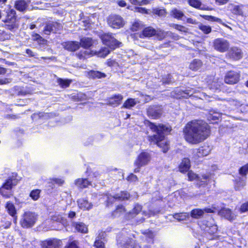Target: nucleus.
I'll list each match as a JSON object with an SVG mask.
<instances>
[{"mask_svg":"<svg viewBox=\"0 0 248 248\" xmlns=\"http://www.w3.org/2000/svg\"><path fill=\"white\" fill-rule=\"evenodd\" d=\"M183 132L186 141L190 144H197L209 136L210 127L203 121L192 120L185 125Z\"/></svg>","mask_w":248,"mask_h":248,"instance_id":"nucleus-1","label":"nucleus"},{"mask_svg":"<svg viewBox=\"0 0 248 248\" xmlns=\"http://www.w3.org/2000/svg\"><path fill=\"white\" fill-rule=\"evenodd\" d=\"M146 124L153 132H155L157 134L148 136L147 140L150 144L153 143L157 145L163 153H167L170 149L169 141H164L165 136L170 134L172 130L170 126L159 124L156 125L154 123L146 121Z\"/></svg>","mask_w":248,"mask_h":248,"instance_id":"nucleus-2","label":"nucleus"},{"mask_svg":"<svg viewBox=\"0 0 248 248\" xmlns=\"http://www.w3.org/2000/svg\"><path fill=\"white\" fill-rule=\"evenodd\" d=\"M5 13V18L2 21L5 23L4 27L7 30L14 31L19 27L16 11L14 9L9 8Z\"/></svg>","mask_w":248,"mask_h":248,"instance_id":"nucleus-3","label":"nucleus"},{"mask_svg":"<svg viewBox=\"0 0 248 248\" xmlns=\"http://www.w3.org/2000/svg\"><path fill=\"white\" fill-rule=\"evenodd\" d=\"M18 183V180L13 176L9 177L0 187V194L5 198L13 196L12 189Z\"/></svg>","mask_w":248,"mask_h":248,"instance_id":"nucleus-4","label":"nucleus"},{"mask_svg":"<svg viewBox=\"0 0 248 248\" xmlns=\"http://www.w3.org/2000/svg\"><path fill=\"white\" fill-rule=\"evenodd\" d=\"M37 220V215L32 212L26 211L23 213L20 224L23 228H29L35 224Z\"/></svg>","mask_w":248,"mask_h":248,"instance_id":"nucleus-5","label":"nucleus"},{"mask_svg":"<svg viewBox=\"0 0 248 248\" xmlns=\"http://www.w3.org/2000/svg\"><path fill=\"white\" fill-rule=\"evenodd\" d=\"M150 160L151 155L148 152H141L140 153L134 162V165L136 167L133 170L134 172H139L141 167L147 165Z\"/></svg>","mask_w":248,"mask_h":248,"instance_id":"nucleus-6","label":"nucleus"},{"mask_svg":"<svg viewBox=\"0 0 248 248\" xmlns=\"http://www.w3.org/2000/svg\"><path fill=\"white\" fill-rule=\"evenodd\" d=\"M100 38L104 45L113 50L119 47L121 44L113 37L112 33H103L100 35Z\"/></svg>","mask_w":248,"mask_h":248,"instance_id":"nucleus-7","label":"nucleus"},{"mask_svg":"<svg viewBox=\"0 0 248 248\" xmlns=\"http://www.w3.org/2000/svg\"><path fill=\"white\" fill-rule=\"evenodd\" d=\"M62 29L63 25L59 20L48 21L46 23L43 32L45 34L50 35L51 33H59Z\"/></svg>","mask_w":248,"mask_h":248,"instance_id":"nucleus-8","label":"nucleus"},{"mask_svg":"<svg viewBox=\"0 0 248 248\" xmlns=\"http://www.w3.org/2000/svg\"><path fill=\"white\" fill-rule=\"evenodd\" d=\"M163 111V108L161 105H151L147 108L146 114L151 119H158L161 117Z\"/></svg>","mask_w":248,"mask_h":248,"instance_id":"nucleus-9","label":"nucleus"},{"mask_svg":"<svg viewBox=\"0 0 248 248\" xmlns=\"http://www.w3.org/2000/svg\"><path fill=\"white\" fill-rule=\"evenodd\" d=\"M241 77L240 72H237L234 70L228 71L224 77V82L228 85H234L237 84Z\"/></svg>","mask_w":248,"mask_h":248,"instance_id":"nucleus-10","label":"nucleus"},{"mask_svg":"<svg viewBox=\"0 0 248 248\" xmlns=\"http://www.w3.org/2000/svg\"><path fill=\"white\" fill-rule=\"evenodd\" d=\"M107 22L109 27L114 29L123 28L124 25L123 18L118 15H110L107 18Z\"/></svg>","mask_w":248,"mask_h":248,"instance_id":"nucleus-11","label":"nucleus"},{"mask_svg":"<svg viewBox=\"0 0 248 248\" xmlns=\"http://www.w3.org/2000/svg\"><path fill=\"white\" fill-rule=\"evenodd\" d=\"M243 52L242 50L237 46H232L229 48L226 57L227 59H231L232 61H239L243 58Z\"/></svg>","mask_w":248,"mask_h":248,"instance_id":"nucleus-12","label":"nucleus"},{"mask_svg":"<svg viewBox=\"0 0 248 248\" xmlns=\"http://www.w3.org/2000/svg\"><path fill=\"white\" fill-rule=\"evenodd\" d=\"M213 46L215 50L223 53L228 51L230 44L228 40L222 38H218L213 41Z\"/></svg>","mask_w":248,"mask_h":248,"instance_id":"nucleus-13","label":"nucleus"},{"mask_svg":"<svg viewBox=\"0 0 248 248\" xmlns=\"http://www.w3.org/2000/svg\"><path fill=\"white\" fill-rule=\"evenodd\" d=\"M127 212V209L125 206L122 204H119L115 206V209L110 213L109 217L114 219L124 215L125 218V215Z\"/></svg>","mask_w":248,"mask_h":248,"instance_id":"nucleus-14","label":"nucleus"},{"mask_svg":"<svg viewBox=\"0 0 248 248\" xmlns=\"http://www.w3.org/2000/svg\"><path fill=\"white\" fill-rule=\"evenodd\" d=\"M62 241L61 240L50 238L46 239L42 242V248H60Z\"/></svg>","mask_w":248,"mask_h":248,"instance_id":"nucleus-15","label":"nucleus"},{"mask_svg":"<svg viewBox=\"0 0 248 248\" xmlns=\"http://www.w3.org/2000/svg\"><path fill=\"white\" fill-rule=\"evenodd\" d=\"M123 99L121 94H115L107 99V104L113 107L119 106Z\"/></svg>","mask_w":248,"mask_h":248,"instance_id":"nucleus-16","label":"nucleus"},{"mask_svg":"<svg viewBox=\"0 0 248 248\" xmlns=\"http://www.w3.org/2000/svg\"><path fill=\"white\" fill-rule=\"evenodd\" d=\"M142 206L138 203L135 204L131 210L127 212L125 215V219L130 220L136 217L142 210Z\"/></svg>","mask_w":248,"mask_h":248,"instance_id":"nucleus-17","label":"nucleus"},{"mask_svg":"<svg viewBox=\"0 0 248 248\" xmlns=\"http://www.w3.org/2000/svg\"><path fill=\"white\" fill-rule=\"evenodd\" d=\"M156 30L152 26H148L143 28L139 34L140 38H150L155 35Z\"/></svg>","mask_w":248,"mask_h":248,"instance_id":"nucleus-18","label":"nucleus"},{"mask_svg":"<svg viewBox=\"0 0 248 248\" xmlns=\"http://www.w3.org/2000/svg\"><path fill=\"white\" fill-rule=\"evenodd\" d=\"M210 152V149L208 146L203 145L200 146L197 149L196 152L194 155L195 159H198L208 155Z\"/></svg>","mask_w":248,"mask_h":248,"instance_id":"nucleus-19","label":"nucleus"},{"mask_svg":"<svg viewBox=\"0 0 248 248\" xmlns=\"http://www.w3.org/2000/svg\"><path fill=\"white\" fill-rule=\"evenodd\" d=\"M62 46L68 51L75 52L80 48V43L77 41H69L63 42Z\"/></svg>","mask_w":248,"mask_h":248,"instance_id":"nucleus-20","label":"nucleus"},{"mask_svg":"<svg viewBox=\"0 0 248 248\" xmlns=\"http://www.w3.org/2000/svg\"><path fill=\"white\" fill-rule=\"evenodd\" d=\"M112 197L115 201L123 202L129 200L131 195L127 191L122 190L119 193H115Z\"/></svg>","mask_w":248,"mask_h":248,"instance_id":"nucleus-21","label":"nucleus"},{"mask_svg":"<svg viewBox=\"0 0 248 248\" xmlns=\"http://www.w3.org/2000/svg\"><path fill=\"white\" fill-rule=\"evenodd\" d=\"M75 185L79 189H84L92 185V181L88 178H78L75 180Z\"/></svg>","mask_w":248,"mask_h":248,"instance_id":"nucleus-22","label":"nucleus"},{"mask_svg":"<svg viewBox=\"0 0 248 248\" xmlns=\"http://www.w3.org/2000/svg\"><path fill=\"white\" fill-rule=\"evenodd\" d=\"M31 94V91L24 87L15 86L13 88V94L15 96H25Z\"/></svg>","mask_w":248,"mask_h":248,"instance_id":"nucleus-23","label":"nucleus"},{"mask_svg":"<svg viewBox=\"0 0 248 248\" xmlns=\"http://www.w3.org/2000/svg\"><path fill=\"white\" fill-rule=\"evenodd\" d=\"M6 208L8 213L14 218V222L16 224L17 219V211L16 207L13 202H7L6 204Z\"/></svg>","mask_w":248,"mask_h":248,"instance_id":"nucleus-24","label":"nucleus"},{"mask_svg":"<svg viewBox=\"0 0 248 248\" xmlns=\"http://www.w3.org/2000/svg\"><path fill=\"white\" fill-rule=\"evenodd\" d=\"M191 167L190 161L188 158L185 157L183 158L182 161L179 165V170L180 172L185 173L190 169Z\"/></svg>","mask_w":248,"mask_h":248,"instance_id":"nucleus-25","label":"nucleus"},{"mask_svg":"<svg viewBox=\"0 0 248 248\" xmlns=\"http://www.w3.org/2000/svg\"><path fill=\"white\" fill-rule=\"evenodd\" d=\"M218 214L230 221H232L234 219V216L233 215L232 212L229 208H221L218 211Z\"/></svg>","mask_w":248,"mask_h":248,"instance_id":"nucleus-26","label":"nucleus"},{"mask_svg":"<svg viewBox=\"0 0 248 248\" xmlns=\"http://www.w3.org/2000/svg\"><path fill=\"white\" fill-rule=\"evenodd\" d=\"M218 231V227L216 224H212L207 227L205 231V234L209 237V239H214L217 236Z\"/></svg>","mask_w":248,"mask_h":248,"instance_id":"nucleus-27","label":"nucleus"},{"mask_svg":"<svg viewBox=\"0 0 248 248\" xmlns=\"http://www.w3.org/2000/svg\"><path fill=\"white\" fill-rule=\"evenodd\" d=\"M79 208L85 211L89 210L93 208V205L91 202H88L87 199L81 198L77 201Z\"/></svg>","mask_w":248,"mask_h":248,"instance_id":"nucleus-28","label":"nucleus"},{"mask_svg":"<svg viewBox=\"0 0 248 248\" xmlns=\"http://www.w3.org/2000/svg\"><path fill=\"white\" fill-rule=\"evenodd\" d=\"M203 66V62L199 59H193L190 63L188 68L192 71H198L202 68Z\"/></svg>","mask_w":248,"mask_h":248,"instance_id":"nucleus-29","label":"nucleus"},{"mask_svg":"<svg viewBox=\"0 0 248 248\" xmlns=\"http://www.w3.org/2000/svg\"><path fill=\"white\" fill-rule=\"evenodd\" d=\"M87 76L90 79H95L105 78L107 75L99 71L91 70L87 72Z\"/></svg>","mask_w":248,"mask_h":248,"instance_id":"nucleus-30","label":"nucleus"},{"mask_svg":"<svg viewBox=\"0 0 248 248\" xmlns=\"http://www.w3.org/2000/svg\"><path fill=\"white\" fill-rule=\"evenodd\" d=\"M122 248H139L138 242L132 237H128L122 245Z\"/></svg>","mask_w":248,"mask_h":248,"instance_id":"nucleus-31","label":"nucleus"},{"mask_svg":"<svg viewBox=\"0 0 248 248\" xmlns=\"http://www.w3.org/2000/svg\"><path fill=\"white\" fill-rule=\"evenodd\" d=\"M28 7V4L25 0H17L15 2L14 7L19 12H25Z\"/></svg>","mask_w":248,"mask_h":248,"instance_id":"nucleus-32","label":"nucleus"},{"mask_svg":"<svg viewBox=\"0 0 248 248\" xmlns=\"http://www.w3.org/2000/svg\"><path fill=\"white\" fill-rule=\"evenodd\" d=\"M72 226L79 232L86 233L88 232L87 226L83 222H74L72 223Z\"/></svg>","mask_w":248,"mask_h":248,"instance_id":"nucleus-33","label":"nucleus"},{"mask_svg":"<svg viewBox=\"0 0 248 248\" xmlns=\"http://www.w3.org/2000/svg\"><path fill=\"white\" fill-rule=\"evenodd\" d=\"M80 46H81L85 49H89L93 44V40L92 38L85 37L80 39Z\"/></svg>","mask_w":248,"mask_h":248,"instance_id":"nucleus-34","label":"nucleus"},{"mask_svg":"<svg viewBox=\"0 0 248 248\" xmlns=\"http://www.w3.org/2000/svg\"><path fill=\"white\" fill-rule=\"evenodd\" d=\"M58 84L62 88H67L69 87L72 80L70 79H63L62 78H58L56 80Z\"/></svg>","mask_w":248,"mask_h":248,"instance_id":"nucleus-35","label":"nucleus"},{"mask_svg":"<svg viewBox=\"0 0 248 248\" xmlns=\"http://www.w3.org/2000/svg\"><path fill=\"white\" fill-rule=\"evenodd\" d=\"M190 216L195 219L201 218L204 214V211L201 208H195L190 212Z\"/></svg>","mask_w":248,"mask_h":248,"instance_id":"nucleus-36","label":"nucleus"},{"mask_svg":"<svg viewBox=\"0 0 248 248\" xmlns=\"http://www.w3.org/2000/svg\"><path fill=\"white\" fill-rule=\"evenodd\" d=\"M137 104L135 99L129 98L127 99L122 105V108H130L135 106Z\"/></svg>","mask_w":248,"mask_h":248,"instance_id":"nucleus-37","label":"nucleus"},{"mask_svg":"<svg viewBox=\"0 0 248 248\" xmlns=\"http://www.w3.org/2000/svg\"><path fill=\"white\" fill-rule=\"evenodd\" d=\"M198 29L205 34H209L212 31V28L210 26L205 25L202 23L199 24Z\"/></svg>","mask_w":248,"mask_h":248,"instance_id":"nucleus-38","label":"nucleus"},{"mask_svg":"<svg viewBox=\"0 0 248 248\" xmlns=\"http://www.w3.org/2000/svg\"><path fill=\"white\" fill-rule=\"evenodd\" d=\"M170 15L173 18L177 19H181L183 16H184L183 12L180 10L174 8L170 11Z\"/></svg>","mask_w":248,"mask_h":248,"instance_id":"nucleus-39","label":"nucleus"},{"mask_svg":"<svg viewBox=\"0 0 248 248\" xmlns=\"http://www.w3.org/2000/svg\"><path fill=\"white\" fill-rule=\"evenodd\" d=\"M243 7V5H235L231 10L232 13L236 16H243V12L242 8Z\"/></svg>","mask_w":248,"mask_h":248,"instance_id":"nucleus-40","label":"nucleus"},{"mask_svg":"<svg viewBox=\"0 0 248 248\" xmlns=\"http://www.w3.org/2000/svg\"><path fill=\"white\" fill-rule=\"evenodd\" d=\"M238 173L245 179L248 174V163L241 166L238 170Z\"/></svg>","mask_w":248,"mask_h":248,"instance_id":"nucleus-41","label":"nucleus"},{"mask_svg":"<svg viewBox=\"0 0 248 248\" xmlns=\"http://www.w3.org/2000/svg\"><path fill=\"white\" fill-rule=\"evenodd\" d=\"M41 190L39 189L32 190L30 193V197L33 201H37L40 197Z\"/></svg>","mask_w":248,"mask_h":248,"instance_id":"nucleus-42","label":"nucleus"},{"mask_svg":"<svg viewBox=\"0 0 248 248\" xmlns=\"http://www.w3.org/2000/svg\"><path fill=\"white\" fill-rule=\"evenodd\" d=\"M36 115L39 118H44L46 119H49L54 115V113H48L45 112H39L38 113H37Z\"/></svg>","mask_w":248,"mask_h":248,"instance_id":"nucleus-43","label":"nucleus"},{"mask_svg":"<svg viewBox=\"0 0 248 248\" xmlns=\"http://www.w3.org/2000/svg\"><path fill=\"white\" fill-rule=\"evenodd\" d=\"M202 16L203 18L208 21L217 22L219 23H222V20L220 18L212 16L203 15Z\"/></svg>","mask_w":248,"mask_h":248,"instance_id":"nucleus-44","label":"nucleus"},{"mask_svg":"<svg viewBox=\"0 0 248 248\" xmlns=\"http://www.w3.org/2000/svg\"><path fill=\"white\" fill-rule=\"evenodd\" d=\"M187 2L190 6L197 9H201L202 2L200 0H188Z\"/></svg>","mask_w":248,"mask_h":248,"instance_id":"nucleus-45","label":"nucleus"},{"mask_svg":"<svg viewBox=\"0 0 248 248\" xmlns=\"http://www.w3.org/2000/svg\"><path fill=\"white\" fill-rule=\"evenodd\" d=\"M171 27L174 29L181 32L186 33L188 32V29L184 26L177 24H173Z\"/></svg>","mask_w":248,"mask_h":248,"instance_id":"nucleus-46","label":"nucleus"},{"mask_svg":"<svg viewBox=\"0 0 248 248\" xmlns=\"http://www.w3.org/2000/svg\"><path fill=\"white\" fill-rule=\"evenodd\" d=\"M233 182L235 186L241 187L245 185V180H243L242 178L238 177L233 180Z\"/></svg>","mask_w":248,"mask_h":248,"instance_id":"nucleus-47","label":"nucleus"},{"mask_svg":"<svg viewBox=\"0 0 248 248\" xmlns=\"http://www.w3.org/2000/svg\"><path fill=\"white\" fill-rule=\"evenodd\" d=\"M141 233L143 234L147 239H153L154 238V234L153 231L149 229H147L141 232Z\"/></svg>","mask_w":248,"mask_h":248,"instance_id":"nucleus-48","label":"nucleus"},{"mask_svg":"<svg viewBox=\"0 0 248 248\" xmlns=\"http://www.w3.org/2000/svg\"><path fill=\"white\" fill-rule=\"evenodd\" d=\"M152 13L154 15L160 16L165 15L166 11L165 9H160L158 8H155L153 9Z\"/></svg>","mask_w":248,"mask_h":248,"instance_id":"nucleus-49","label":"nucleus"},{"mask_svg":"<svg viewBox=\"0 0 248 248\" xmlns=\"http://www.w3.org/2000/svg\"><path fill=\"white\" fill-rule=\"evenodd\" d=\"M187 174L188 177V180L189 181H193L195 180H197L199 176L197 174L193 172L192 170H188Z\"/></svg>","mask_w":248,"mask_h":248,"instance_id":"nucleus-50","label":"nucleus"},{"mask_svg":"<svg viewBox=\"0 0 248 248\" xmlns=\"http://www.w3.org/2000/svg\"><path fill=\"white\" fill-rule=\"evenodd\" d=\"M93 246L95 248H106L105 243L99 239L95 240Z\"/></svg>","mask_w":248,"mask_h":248,"instance_id":"nucleus-51","label":"nucleus"},{"mask_svg":"<svg viewBox=\"0 0 248 248\" xmlns=\"http://www.w3.org/2000/svg\"><path fill=\"white\" fill-rule=\"evenodd\" d=\"M126 179L128 182L130 183L136 182L138 181L139 180L137 176L133 173H130L129 174V175L126 178Z\"/></svg>","mask_w":248,"mask_h":248,"instance_id":"nucleus-52","label":"nucleus"},{"mask_svg":"<svg viewBox=\"0 0 248 248\" xmlns=\"http://www.w3.org/2000/svg\"><path fill=\"white\" fill-rule=\"evenodd\" d=\"M135 12L142 14H149V10L145 7H135Z\"/></svg>","mask_w":248,"mask_h":248,"instance_id":"nucleus-53","label":"nucleus"},{"mask_svg":"<svg viewBox=\"0 0 248 248\" xmlns=\"http://www.w3.org/2000/svg\"><path fill=\"white\" fill-rule=\"evenodd\" d=\"M239 211L241 213L248 212V201L241 204Z\"/></svg>","mask_w":248,"mask_h":248,"instance_id":"nucleus-54","label":"nucleus"},{"mask_svg":"<svg viewBox=\"0 0 248 248\" xmlns=\"http://www.w3.org/2000/svg\"><path fill=\"white\" fill-rule=\"evenodd\" d=\"M106 64L108 66L113 67L114 66H118V63L115 60L112 59H108L106 62Z\"/></svg>","mask_w":248,"mask_h":248,"instance_id":"nucleus-55","label":"nucleus"},{"mask_svg":"<svg viewBox=\"0 0 248 248\" xmlns=\"http://www.w3.org/2000/svg\"><path fill=\"white\" fill-rule=\"evenodd\" d=\"M220 83H219L217 81L213 80L210 85V88L215 89V90H218L220 88Z\"/></svg>","mask_w":248,"mask_h":248,"instance_id":"nucleus-56","label":"nucleus"},{"mask_svg":"<svg viewBox=\"0 0 248 248\" xmlns=\"http://www.w3.org/2000/svg\"><path fill=\"white\" fill-rule=\"evenodd\" d=\"M31 37H32L33 40L35 41L45 40L40 34L34 32L32 33Z\"/></svg>","mask_w":248,"mask_h":248,"instance_id":"nucleus-57","label":"nucleus"},{"mask_svg":"<svg viewBox=\"0 0 248 248\" xmlns=\"http://www.w3.org/2000/svg\"><path fill=\"white\" fill-rule=\"evenodd\" d=\"M157 38L159 40H162L165 37V34L164 31H162L160 30L158 31L156 30V33L155 35Z\"/></svg>","mask_w":248,"mask_h":248,"instance_id":"nucleus-58","label":"nucleus"},{"mask_svg":"<svg viewBox=\"0 0 248 248\" xmlns=\"http://www.w3.org/2000/svg\"><path fill=\"white\" fill-rule=\"evenodd\" d=\"M20 116L19 114H7L5 116V118L9 120H16L19 119Z\"/></svg>","mask_w":248,"mask_h":248,"instance_id":"nucleus-59","label":"nucleus"},{"mask_svg":"<svg viewBox=\"0 0 248 248\" xmlns=\"http://www.w3.org/2000/svg\"><path fill=\"white\" fill-rule=\"evenodd\" d=\"M114 200L115 199L113 198L112 196L108 197L106 201V206L107 207L112 206L114 203Z\"/></svg>","mask_w":248,"mask_h":248,"instance_id":"nucleus-60","label":"nucleus"},{"mask_svg":"<svg viewBox=\"0 0 248 248\" xmlns=\"http://www.w3.org/2000/svg\"><path fill=\"white\" fill-rule=\"evenodd\" d=\"M52 181L54 184H57L59 186H62L64 183V180L59 178H53L52 179Z\"/></svg>","mask_w":248,"mask_h":248,"instance_id":"nucleus-61","label":"nucleus"},{"mask_svg":"<svg viewBox=\"0 0 248 248\" xmlns=\"http://www.w3.org/2000/svg\"><path fill=\"white\" fill-rule=\"evenodd\" d=\"M65 248H79L76 242L75 241H73L70 242L67 244V245L65 247Z\"/></svg>","mask_w":248,"mask_h":248,"instance_id":"nucleus-62","label":"nucleus"},{"mask_svg":"<svg viewBox=\"0 0 248 248\" xmlns=\"http://www.w3.org/2000/svg\"><path fill=\"white\" fill-rule=\"evenodd\" d=\"M208 120L212 122L213 124L217 123L219 120V117L213 115H210L208 117Z\"/></svg>","mask_w":248,"mask_h":248,"instance_id":"nucleus-63","label":"nucleus"},{"mask_svg":"<svg viewBox=\"0 0 248 248\" xmlns=\"http://www.w3.org/2000/svg\"><path fill=\"white\" fill-rule=\"evenodd\" d=\"M83 26L85 28V29L87 30L90 28L91 26V23L89 18H86L82 21Z\"/></svg>","mask_w":248,"mask_h":248,"instance_id":"nucleus-64","label":"nucleus"}]
</instances>
